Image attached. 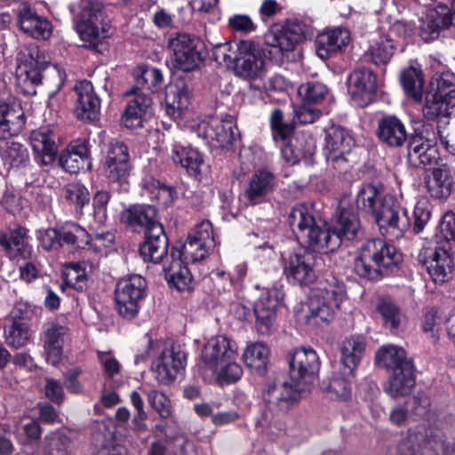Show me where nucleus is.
I'll list each match as a JSON object with an SVG mask.
<instances>
[{
  "instance_id": "1",
  "label": "nucleus",
  "mask_w": 455,
  "mask_h": 455,
  "mask_svg": "<svg viewBox=\"0 0 455 455\" xmlns=\"http://www.w3.org/2000/svg\"><path fill=\"white\" fill-rule=\"evenodd\" d=\"M288 220L297 238L317 251H333L343 240L353 241L363 234L358 216L346 208L339 209L331 227L322 218H316L312 208L305 204L295 205Z\"/></svg>"
},
{
  "instance_id": "2",
  "label": "nucleus",
  "mask_w": 455,
  "mask_h": 455,
  "mask_svg": "<svg viewBox=\"0 0 455 455\" xmlns=\"http://www.w3.org/2000/svg\"><path fill=\"white\" fill-rule=\"evenodd\" d=\"M379 192L371 184L363 185L356 196V204L375 213L377 225L381 234L390 240L399 239L411 227L407 210L392 195H386L380 206L375 209Z\"/></svg>"
},
{
  "instance_id": "3",
  "label": "nucleus",
  "mask_w": 455,
  "mask_h": 455,
  "mask_svg": "<svg viewBox=\"0 0 455 455\" xmlns=\"http://www.w3.org/2000/svg\"><path fill=\"white\" fill-rule=\"evenodd\" d=\"M402 262V254L382 239H371L360 249L354 264L355 272L361 277L375 280L392 272Z\"/></svg>"
},
{
  "instance_id": "4",
  "label": "nucleus",
  "mask_w": 455,
  "mask_h": 455,
  "mask_svg": "<svg viewBox=\"0 0 455 455\" xmlns=\"http://www.w3.org/2000/svg\"><path fill=\"white\" fill-rule=\"evenodd\" d=\"M28 230L19 227L8 233H0V246L5 255L12 260L20 263L24 261L19 268L20 277L29 283L39 276V270L36 265V254L28 243Z\"/></svg>"
},
{
  "instance_id": "5",
  "label": "nucleus",
  "mask_w": 455,
  "mask_h": 455,
  "mask_svg": "<svg viewBox=\"0 0 455 455\" xmlns=\"http://www.w3.org/2000/svg\"><path fill=\"white\" fill-rule=\"evenodd\" d=\"M346 299L343 283L335 279L320 284L309 297L307 321L312 325H320L333 319L335 309Z\"/></svg>"
},
{
  "instance_id": "6",
  "label": "nucleus",
  "mask_w": 455,
  "mask_h": 455,
  "mask_svg": "<svg viewBox=\"0 0 455 455\" xmlns=\"http://www.w3.org/2000/svg\"><path fill=\"white\" fill-rule=\"evenodd\" d=\"M234 70L236 76L247 80L250 89L263 93L267 90L266 58L264 52L251 41H242V53Z\"/></svg>"
},
{
  "instance_id": "7",
  "label": "nucleus",
  "mask_w": 455,
  "mask_h": 455,
  "mask_svg": "<svg viewBox=\"0 0 455 455\" xmlns=\"http://www.w3.org/2000/svg\"><path fill=\"white\" fill-rule=\"evenodd\" d=\"M303 393L308 391L300 389L298 383L291 385L285 379H274L268 384L264 395L269 411L262 414L258 424L263 428L269 427L275 421L273 414H284Z\"/></svg>"
},
{
  "instance_id": "8",
  "label": "nucleus",
  "mask_w": 455,
  "mask_h": 455,
  "mask_svg": "<svg viewBox=\"0 0 455 455\" xmlns=\"http://www.w3.org/2000/svg\"><path fill=\"white\" fill-rule=\"evenodd\" d=\"M237 355L236 343L226 335L212 337L204 346L198 374L205 382H213L214 376L220 365L226 360H235Z\"/></svg>"
},
{
  "instance_id": "9",
  "label": "nucleus",
  "mask_w": 455,
  "mask_h": 455,
  "mask_svg": "<svg viewBox=\"0 0 455 455\" xmlns=\"http://www.w3.org/2000/svg\"><path fill=\"white\" fill-rule=\"evenodd\" d=\"M27 53H20L15 73L16 85L27 95L36 94V86L42 81V71L49 66L45 52L37 45H28Z\"/></svg>"
},
{
  "instance_id": "10",
  "label": "nucleus",
  "mask_w": 455,
  "mask_h": 455,
  "mask_svg": "<svg viewBox=\"0 0 455 455\" xmlns=\"http://www.w3.org/2000/svg\"><path fill=\"white\" fill-rule=\"evenodd\" d=\"M270 125L275 140H281L283 145L281 147V155L283 160L293 165L302 159H307L314 155V148L306 145L305 148H298L303 144L301 140H294V124L283 118V113L279 108H275L270 115Z\"/></svg>"
},
{
  "instance_id": "11",
  "label": "nucleus",
  "mask_w": 455,
  "mask_h": 455,
  "mask_svg": "<svg viewBox=\"0 0 455 455\" xmlns=\"http://www.w3.org/2000/svg\"><path fill=\"white\" fill-rule=\"evenodd\" d=\"M195 132L207 144L220 148L232 145L239 137L235 119L228 114H216L202 120L195 128Z\"/></svg>"
},
{
  "instance_id": "12",
  "label": "nucleus",
  "mask_w": 455,
  "mask_h": 455,
  "mask_svg": "<svg viewBox=\"0 0 455 455\" xmlns=\"http://www.w3.org/2000/svg\"><path fill=\"white\" fill-rule=\"evenodd\" d=\"M147 281L141 275H132L121 279L116 287V307L125 319H133L147 294Z\"/></svg>"
},
{
  "instance_id": "13",
  "label": "nucleus",
  "mask_w": 455,
  "mask_h": 455,
  "mask_svg": "<svg viewBox=\"0 0 455 455\" xmlns=\"http://www.w3.org/2000/svg\"><path fill=\"white\" fill-rule=\"evenodd\" d=\"M216 243L212 223L209 220H202L190 231L181 249H172V256L184 257L185 260L196 262L206 258L215 248Z\"/></svg>"
},
{
  "instance_id": "14",
  "label": "nucleus",
  "mask_w": 455,
  "mask_h": 455,
  "mask_svg": "<svg viewBox=\"0 0 455 455\" xmlns=\"http://www.w3.org/2000/svg\"><path fill=\"white\" fill-rule=\"evenodd\" d=\"M168 47L172 52V62L175 68L190 72L198 68L203 60V43L199 37L187 33H179L170 38Z\"/></svg>"
},
{
  "instance_id": "15",
  "label": "nucleus",
  "mask_w": 455,
  "mask_h": 455,
  "mask_svg": "<svg viewBox=\"0 0 455 455\" xmlns=\"http://www.w3.org/2000/svg\"><path fill=\"white\" fill-rule=\"evenodd\" d=\"M290 376L292 383L310 392L320 370V360L311 347L296 348L289 355Z\"/></svg>"
},
{
  "instance_id": "16",
  "label": "nucleus",
  "mask_w": 455,
  "mask_h": 455,
  "mask_svg": "<svg viewBox=\"0 0 455 455\" xmlns=\"http://www.w3.org/2000/svg\"><path fill=\"white\" fill-rule=\"evenodd\" d=\"M75 20L76 31L83 41L93 43L107 36V24L99 2L83 1L81 12Z\"/></svg>"
},
{
  "instance_id": "17",
  "label": "nucleus",
  "mask_w": 455,
  "mask_h": 455,
  "mask_svg": "<svg viewBox=\"0 0 455 455\" xmlns=\"http://www.w3.org/2000/svg\"><path fill=\"white\" fill-rule=\"evenodd\" d=\"M187 364V354L180 345L166 347L153 363L152 370L159 384L172 383Z\"/></svg>"
},
{
  "instance_id": "18",
  "label": "nucleus",
  "mask_w": 455,
  "mask_h": 455,
  "mask_svg": "<svg viewBox=\"0 0 455 455\" xmlns=\"http://www.w3.org/2000/svg\"><path fill=\"white\" fill-rule=\"evenodd\" d=\"M132 170L126 145L121 141L111 142L104 163V171L110 182L118 183L121 189L128 191L127 179Z\"/></svg>"
},
{
  "instance_id": "19",
  "label": "nucleus",
  "mask_w": 455,
  "mask_h": 455,
  "mask_svg": "<svg viewBox=\"0 0 455 455\" xmlns=\"http://www.w3.org/2000/svg\"><path fill=\"white\" fill-rule=\"evenodd\" d=\"M315 262L316 255L314 252H296L284 259L283 274L292 284L308 285L315 282L317 276Z\"/></svg>"
},
{
  "instance_id": "20",
  "label": "nucleus",
  "mask_w": 455,
  "mask_h": 455,
  "mask_svg": "<svg viewBox=\"0 0 455 455\" xmlns=\"http://www.w3.org/2000/svg\"><path fill=\"white\" fill-rule=\"evenodd\" d=\"M283 298L282 289L274 286L267 289L254 307L256 327L261 334H267L275 328L276 313Z\"/></svg>"
},
{
  "instance_id": "21",
  "label": "nucleus",
  "mask_w": 455,
  "mask_h": 455,
  "mask_svg": "<svg viewBox=\"0 0 455 455\" xmlns=\"http://www.w3.org/2000/svg\"><path fill=\"white\" fill-rule=\"evenodd\" d=\"M59 136L54 127L42 126L32 131L29 142L35 154V159L42 165H51L58 154Z\"/></svg>"
},
{
  "instance_id": "22",
  "label": "nucleus",
  "mask_w": 455,
  "mask_h": 455,
  "mask_svg": "<svg viewBox=\"0 0 455 455\" xmlns=\"http://www.w3.org/2000/svg\"><path fill=\"white\" fill-rule=\"evenodd\" d=\"M451 246L427 249L419 254L420 262L435 283L446 282L452 273L453 259L450 254Z\"/></svg>"
},
{
  "instance_id": "23",
  "label": "nucleus",
  "mask_w": 455,
  "mask_h": 455,
  "mask_svg": "<svg viewBox=\"0 0 455 455\" xmlns=\"http://www.w3.org/2000/svg\"><path fill=\"white\" fill-rule=\"evenodd\" d=\"M17 25L26 35L36 40H47L52 34V25L30 5L22 4L17 11Z\"/></svg>"
},
{
  "instance_id": "24",
  "label": "nucleus",
  "mask_w": 455,
  "mask_h": 455,
  "mask_svg": "<svg viewBox=\"0 0 455 455\" xmlns=\"http://www.w3.org/2000/svg\"><path fill=\"white\" fill-rule=\"evenodd\" d=\"M306 38L304 26L299 22H291L283 28H274L266 36V44L276 48L282 53L291 52Z\"/></svg>"
},
{
  "instance_id": "25",
  "label": "nucleus",
  "mask_w": 455,
  "mask_h": 455,
  "mask_svg": "<svg viewBox=\"0 0 455 455\" xmlns=\"http://www.w3.org/2000/svg\"><path fill=\"white\" fill-rule=\"evenodd\" d=\"M120 220L133 232L145 230V234L151 232L155 226L162 225L156 209L149 204L130 205L122 212Z\"/></svg>"
},
{
  "instance_id": "26",
  "label": "nucleus",
  "mask_w": 455,
  "mask_h": 455,
  "mask_svg": "<svg viewBox=\"0 0 455 455\" xmlns=\"http://www.w3.org/2000/svg\"><path fill=\"white\" fill-rule=\"evenodd\" d=\"M275 175L266 168H260L248 179L243 196L250 204H259L275 190Z\"/></svg>"
},
{
  "instance_id": "27",
  "label": "nucleus",
  "mask_w": 455,
  "mask_h": 455,
  "mask_svg": "<svg viewBox=\"0 0 455 455\" xmlns=\"http://www.w3.org/2000/svg\"><path fill=\"white\" fill-rule=\"evenodd\" d=\"M455 26L451 18V11L447 5L437 4L427 11L420 20V36L425 41L436 38L440 31Z\"/></svg>"
},
{
  "instance_id": "28",
  "label": "nucleus",
  "mask_w": 455,
  "mask_h": 455,
  "mask_svg": "<svg viewBox=\"0 0 455 455\" xmlns=\"http://www.w3.org/2000/svg\"><path fill=\"white\" fill-rule=\"evenodd\" d=\"M355 142L352 136L341 127H331L325 138V156L328 163L335 165L347 161Z\"/></svg>"
},
{
  "instance_id": "29",
  "label": "nucleus",
  "mask_w": 455,
  "mask_h": 455,
  "mask_svg": "<svg viewBox=\"0 0 455 455\" xmlns=\"http://www.w3.org/2000/svg\"><path fill=\"white\" fill-rule=\"evenodd\" d=\"M437 136L428 139L417 135L411 139L407 148L409 161L415 166L427 168L437 164L439 152L436 148Z\"/></svg>"
},
{
  "instance_id": "30",
  "label": "nucleus",
  "mask_w": 455,
  "mask_h": 455,
  "mask_svg": "<svg viewBox=\"0 0 455 455\" xmlns=\"http://www.w3.org/2000/svg\"><path fill=\"white\" fill-rule=\"evenodd\" d=\"M352 99L357 105H368L377 91V77L369 68L355 69L348 79Z\"/></svg>"
},
{
  "instance_id": "31",
  "label": "nucleus",
  "mask_w": 455,
  "mask_h": 455,
  "mask_svg": "<svg viewBox=\"0 0 455 455\" xmlns=\"http://www.w3.org/2000/svg\"><path fill=\"white\" fill-rule=\"evenodd\" d=\"M24 125V111L15 99H0V140L18 134Z\"/></svg>"
},
{
  "instance_id": "32",
  "label": "nucleus",
  "mask_w": 455,
  "mask_h": 455,
  "mask_svg": "<svg viewBox=\"0 0 455 455\" xmlns=\"http://www.w3.org/2000/svg\"><path fill=\"white\" fill-rule=\"evenodd\" d=\"M75 91L77 94L76 107V117L83 121H94L100 116V100L94 92L90 81L83 80L76 84Z\"/></svg>"
},
{
  "instance_id": "33",
  "label": "nucleus",
  "mask_w": 455,
  "mask_h": 455,
  "mask_svg": "<svg viewBox=\"0 0 455 455\" xmlns=\"http://www.w3.org/2000/svg\"><path fill=\"white\" fill-rule=\"evenodd\" d=\"M152 105V99L146 92L134 91V98L128 102L122 115L123 124L130 129L141 127L153 114Z\"/></svg>"
},
{
  "instance_id": "34",
  "label": "nucleus",
  "mask_w": 455,
  "mask_h": 455,
  "mask_svg": "<svg viewBox=\"0 0 455 455\" xmlns=\"http://www.w3.org/2000/svg\"><path fill=\"white\" fill-rule=\"evenodd\" d=\"M350 41L347 28H334L320 33L315 42V52L322 60H327L341 52Z\"/></svg>"
},
{
  "instance_id": "35",
  "label": "nucleus",
  "mask_w": 455,
  "mask_h": 455,
  "mask_svg": "<svg viewBox=\"0 0 455 455\" xmlns=\"http://www.w3.org/2000/svg\"><path fill=\"white\" fill-rule=\"evenodd\" d=\"M60 165L69 173H77L81 170L92 168V159L88 143L76 140L63 150L59 157Z\"/></svg>"
},
{
  "instance_id": "36",
  "label": "nucleus",
  "mask_w": 455,
  "mask_h": 455,
  "mask_svg": "<svg viewBox=\"0 0 455 455\" xmlns=\"http://www.w3.org/2000/svg\"><path fill=\"white\" fill-rule=\"evenodd\" d=\"M395 49L393 38H389L383 32H375L368 42L363 59L375 66H386L394 56Z\"/></svg>"
},
{
  "instance_id": "37",
  "label": "nucleus",
  "mask_w": 455,
  "mask_h": 455,
  "mask_svg": "<svg viewBox=\"0 0 455 455\" xmlns=\"http://www.w3.org/2000/svg\"><path fill=\"white\" fill-rule=\"evenodd\" d=\"M68 337V328L58 323H49L45 326L43 342L48 363L52 365H57L60 363L63 346Z\"/></svg>"
},
{
  "instance_id": "38",
  "label": "nucleus",
  "mask_w": 455,
  "mask_h": 455,
  "mask_svg": "<svg viewBox=\"0 0 455 455\" xmlns=\"http://www.w3.org/2000/svg\"><path fill=\"white\" fill-rule=\"evenodd\" d=\"M145 235V242L140 248V256L144 260L159 263L168 253V238L163 225L155 226Z\"/></svg>"
},
{
  "instance_id": "39",
  "label": "nucleus",
  "mask_w": 455,
  "mask_h": 455,
  "mask_svg": "<svg viewBox=\"0 0 455 455\" xmlns=\"http://www.w3.org/2000/svg\"><path fill=\"white\" fill-rule=\"evenodd\" d=\"M416 383L414 365H404L389 375L383 389L393 398L403 397L411 393Z\"/></svg>"
},
{
  "instance_id": "40",
  "label": "nucleus",
  "mask_w": 455,
  "mask_h": 455,
  "mask_svg": "<svg viewBox=\"0 0 455 455\" xmlns=\"http://www.w3.org/2000/svg\"><path fill=\"white\" fill-rule=\"evenodd\" d=\"M189 100V88L183 80L170 84L165 89L166 114L173 119L180 117L182 111L188 108Z\"/></svg>"
},
{
  "instance_id": "41",
  "label": "nucleus",
  "mask_w": 455,
  "mask_h": 455,
  "mask_svg": "<svg viewBox=\"0 0 455 455\" xmlns=\"http://www.w3.org/2000/svg\"><path fill=\"white\" fill-rule=\"evenodd\" d=\"M378 136L386 145L399 148L406 141L407 132L399 118L395 116H386L379 121Z\"/></svg>"
},
{
  "instance_id": "42",
  "label": "nucleus",
  "mask_w": 455,
  "mask_h": 455,
  "mask_svg": "<svg viewBox=\"0 0 455 455\" xmlns=\"http://www.w3.org/2000/svg\"><path fill=\"white\" fill-rule=\"evenodd\" d=\"M172 159L176 164L186 169L189 175L198 177L205 164L200 152L193 148L185 147L180 144L173 145Z\"/></svg>"
},
{
  "instance_id": "43",
  "label": "nucleus",
  "mask_w": 455,
  "mask_h": 455,
  "mask_svg": "<svg viewBox=\"0 0 455 455\" xmlns=\"http://www.w3.org/2000/svg\"><path fill=\"white\" fill-rule=\"evenodd\" d=\"M422 115L427 121H436V126L448 125L449 120L455 116V104L444 102L442 99L427 92Z\"/></svg>"
},
{
  "instance_id": "44",
  "label": "nucleus",
  "mask_w": 455,
  "mask_h": 455,
  "mask_svg": "<svg viewBox=\"0 0 455 455\" xmlns=\"http://www.w3.org/2000/svg\"><path fill=\"white\" fill-rule=\"evenodd\" d=\"M453 183L451 170L443 164L434 168L427 180V192L433 198L445 199L451 195Z\"/></svg>"
},
{
  "instance_id": "45",
  "label": "nucleus",
  "mask_w": 455,
  "mask_h": 455,
  "mask_svg": "<svg viewBox=\"0 0 455 455\" xmlns=\"http://www.w3.org/2000/svg\"><path fill=\"white\" fill-rule=\"evenodd\" d=\"M365 345V339L362 336H351L342 342L340 362L344 369L348 371V375L354 376L364 353Z\"/></svg>"
},
{
  "instance_id": "46",
  "label": "nucleus",
  "mask_w": 455,
  "mask_h": 455,
  "mask_svg": "<svg viewBox=\"0 0 455 455\" xmlns=\"http://www.w3.org/2000/svg\"><path fill=\"white\" fill-rule=\"evenodd\" d=\"M172 264L167 267H164L165 279L170 285L175 287L178 291H183L191 289L193 277L184 263H188L190 260H185L184 257H173L172 255Z\"/></svg>"
},
{
  "instance_id": "47",
  "label": "nucleus",
  "mask_w": 455,
  "mask_h": 455,
  "mask_svg": "<svg viewBox=\"0 0 455 455\" xmlns=\"http://www.w3.org/2000/svg\"><path fill=\"white\" fill-rule=\"evenodd\" d=\"M376 363L387 371L400 370L404 365H413L412 360L407 357L406 352L401 347L395 345L384 346L376 354Z\"/></svg>"
},
{
  "instance_id": "48",
  "label": "nucleus",
  "mask_w": 455,
  "mask_h": 455,
  "mask_svg": "<svg viewBox=\"0 0 455 455\" xmlns=\"http://www.w3.org/2000/svg\"><path fill=\"white\" fill-rule=\"evenodd\" d=\"M427 92L444 102L455 104V74L450 71L435 74L429 83Z\"/></svg>"
},
{
  "instance_id": "49",
  "label": "nucleus",
  "mask_w": 455,
  "mask_h": 455,
  "mask_svg": "<svg viewBox=\"0 0 455 455\" xmlns=\"http://www.w3.org/2000/svg\"><path fill=\"white\" fill-rule=\"evenodd\" d=\"M270 350L262 342H254L247 346L243 358L245 364L255 373L264 375L269 360Z\"/></svg>"
},
{
  "instance_id": "50",
  "label": "nucleus",
  "mask_w": 455,
  "mask_h": 455,
  "mask_svg": "<svg viewBox=\"0 0 455 455\" xmlns=\"http://www.w3.org/2000/svg\"><path fill=\"white\" fill-rule=\"evenodd\" d=\"M0 156L5 166L20 169L29 163L28 148L20 142L6 141L0 147Z\"/></svg>"
},
{
  "instance_id": "51",
  "label": "nucleus",
  "mask_w": 455,
  "mask_h": 455,
  "mask_svg": "<svg viewBox=\"0 0 455 455\" xmlns=\"http://www.w3.org/2000/svg\"><path fill=\"white\" fill-rule=\"evenodd\" d=\"M61 197L70 205L75 213L83 215V209L90 202V193L87 188L80 182L67 184L61 190Z\"/></svg>"
},
{
  "instance_id": "52",
  "label": "nucleus",
  "mask_w": 455,
  "mask_h": 455,
  "mask_svg": "<svg viewBox=\"0 0 455 455\" xmlns=\"http://www.w3.org/2000/svg\"><path fill=\"white\" fill-rule=\"evenodd\" d=\"M61 246L71 245L77 249H84L91 245V236L81 226L71 222L60 228Z\"/></svg>"
},
{
  "instance_id": "53",
  "label": "nucleus",
  "mask_w": 455,
  "mask_h": 455,
  "mask_svg": "<svg viewBox=\"0 0 455 455\" xmlns=\"http://www.w3.org/2000/svg\"><path fill=\"white\" fill-rule=\"evenodd\" d=\"M401 82L405 93L415 102H420L423 98L424 80L420 71L409 68L403 71Z\"/></svg>"
},
{
  "instance_id": "54",
  "label": "nucleus",
  "mask_w": 455,
  "mask_h": 455,
  "mask_svg": "<svg viewBox=\"0 0 455 455\" xmlns=\"http://www.w3.org/2000/svg\"><path fill=\"white\" fill-rule=\"evenodd\" d=\"M240 53H242V41L228 42L217 44L213 49L212 56L220 64L235 68L241 56Z\"/></svg>"
},
{
  "instance_id": "55",
  "label": "nucleus",
  "mask_w": 455,
  "mask_h": 455,
  "mask_svg": "<svg viewBox=\"0 0 455 455\" xmlns=\"http://www.w3.org/2000/svg\"><path fill=\"white\" fill-rule=\"evenodd\" d=\"M164 76L160 69L154 67H144L140 68V74L136 78L137 92L148 90L157 91L163 84Z\"/></svg>"
},
{
  "instance_id": "56",
  "label": "nucleus",
  "mask_w": 455,
  "mask_h": 455,
  "mask_svg": "<svg viewBox=\"0 0 455 455\" xmlns=\"http://www.w3.org/2000/svg\"><path fill=\"white\" fill-rule=\"evenodd\" d=\"M140 390L148 398V403L163 419L172 415V405L170 399L163 393L155 388L143 385Z\"/></svg>"
},
{
  "instance_id": "57",
  "label": "nucleus",
  "mask_w": 455,
  "mask_h": 455,
  "mask_svg": "<svg viewBox=\"0 0 455 455\" xmlns=\"http://www.w3.org/2000/svg\"><path fill=\"white\" fill-rule=\"evenodd\" d=\"M298 93L305 103L317 104L322 102L328 94L327 86L317 81H310L302 84Z\"/></svg>"
},
{
  "instance_id": "58",
  "label": "nucleus",
  "mask_w": 455,
  "mask_h": 455,
  "mask_svg": "<svg viewBox=\"0 0 455 455\" xmlns=\"http://www.w3.org/2000/svg\"><path fill=\"white\" fill-rule=\"evenodd\" d=\"M343 374L346 378H333L326 387H323L331 399L347 401L351 396L350 379L354 376L348 375V371L344 369Z\"/></svg>"
},
{
  "instance_id": "59",
  "label": "nucleus",
  "mask_w": 455,
  "mask_h": 455,
  "mask_svg": "<svg viewBox=\"0 0 455 455\" xmlns=\"http://www.w3.org/2000/svg\"><path fill=\"white\" fill-rule=\"evenodd\" d=\"M4 336L5 341L9 346L20 348L28 343L30 338V331L26 324L14 322L4 329Z\"/></svg>"
},
{
  "instance_id": "60",
  "label": "nucleus",
  "mask_w": 455,
  "mask_h": 455,
  "mask_svg": "<svg viewBox=\"0 0 455 455\" xmlns=\"http://www.w3.org/2000/svg\"><path fill=\"white\" fill-rule=\"evenodd\" d=\"M243 375L242 367L234 360H226V362L220 365L213 381L220 386L230 384L237 381Z\"/></svg>"
},
{
  "instance_id": "61",
  "label": "nucleus",
  "mask_w": 455,
  "mask_h": 455,
  "mask_svg": "<svg viewBox=\"0 0 455 455\" xmlns=\"http://www.w3.org/2000/svg\"><path fill=\"white\" fill-rule=\"evenodd\" d=\"M377 311L381 315L386 325L396 329L400 323V310L390 299H382L377 304Z\"/></svg>"
},
{
  "instance_id": "62",
  "label": "nucleus",
  "mask_w": 455,
  "mask_h": 455,
  "mask_svg": "<svg viewBox=\"0 0 455 455\" xmlns=\"http://www.w3.org/2000/svg\"><path fill=\"white\" fill-rule=\"evenodd\" d=\"M65 278L68 285L82 291L85 286V270L79 263H70L65 270Z\"/></svg>"
},
{
  "instance_id": "63",
  "label": "nucleus",
  "mask_w": 455,
  "mask_h": 455,
  "mask_svg": "<svg viewBox=\"0 0 455 455\" xmlns=\"http://www.w3.org/2000/svg\"><path fill=\"white\" fill-rule=\"evenodd\" d=\"M228 26L231 30L242 34H250L256 30L257 25L249 15L235 14L228 18Z\"/></svg>"
},
{
  "instance_id": "64",
  "label": "nucleus",
  "mask_w": 455,
  "mask_h": 455,
  "mask_svg": "<svg viewBox=\"0 0 455 455\" xmlns=\"http://www.w3.org/2000/svg\"><path fill=\"white\" fill-rule=\"evenodd\" d=\"M69 439L60 433L52 434L49 438V455H68Z\"/></svg>"
}]
</instances>
